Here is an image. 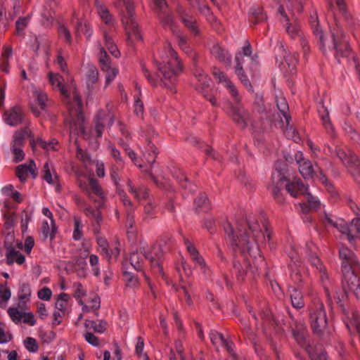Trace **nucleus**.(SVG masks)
Segmentation results:
<instances>
[{
    "mask_svg": "<svg viewBox=\"0 0 360 360\" xmlns=\"http://www.w3.org/2000/svg\"><path fill=\"white\" fill-rule=\"evenodd\" d=\"M249 229L252 231L250 236L246 231L243 232L238 229L236 238L233 236V245L238 247L242 252L247 251L250 255L255 257L252 264L248 265L247 269L243 270L245 274H255L259 271H264L266 269V264L264 258L260 255L259 242L264 240V233L260 229H257L254 226L249 224Z\"/></svg>",
    "mask_w": 360,
    "mask_h": 360,
    "instance_id": "obj_1",
    "label": "nucleus"
},
{
    "mask_svg": "<svg viewBox=\"0 0 360 360\" xmlns=\"http://www.w3.org/2000/svg\"><path fill=\"white\" fill-rule=\"evenodd\" d=\"M359 270L352 269L349 264L344 265L342 288L345 295L347 298H360V281L358 276Z\"/></svg>",
    "mask_w": 360,
    "mask_h": 360,
    "instance_id": "obj_2",
    "label": "nucleus"
},
{
    "mask_svg": "<svg viewBox=\"0 0 360 360\" xmlns=\"http://www.w3.org/2000/svg\"><path fill=\"white\" fill-rule=\"evenodd\" d=\"M159 70L162 75V81L164 82L165 86L170 89L173 90V86L171 84H167L166 81H169L173 83L178 75L182 71V65L179 61H176L174 63L167 62L159 68Z\"/></svg>",
    "mask_w": 360,
    "mask_h": 360,
    "instance_id": "obj_3",
    "label": "nucleus"
},
{
    "mask_svg": "<svg viewBox=\"0 0 360 360\" xmlns=\"http://www.w3.org/2000/svg\"><path fill=\"white\" fill-rule=\"evenodd\" d=\"M311 328L315 334L321 336L327 329V319L323 304L310 314Z\"/></svg>",
    "mask_w": 360,
    "mask_h": 360,
    "instance_id": "obj_4",
    "label": "nucleus"
},
{
    "mask_svg": "<svg viewBox=\"0 0 360 360\" xmlns=\"http://www.w3.org/2000/svg\"><path fill=\"white\" fill-rule=\"evenodd\" d=\"M286 160L292 162L295 160L299 167V171L302 176L306 179H312L314 175V170L311 162L306 159L300 151L295 153L293 155L288 154L285 156Z\"/></svg>",
    "mask_w": 360,
    "mask_h": 360,
    "instance_id": "obj_5",
    "label": "nucleus"
},
{
    "mask_svg": "<svg viewBox=\"0 0 360 360\" xmlns=\"http://www.w3.org/2000/svg\"><path fill=\"white\" fill-rule=\"evenodd\" d=\"M275 186L273 189L274 198L279 202H283L284 198L281 194V188L285 187V182L287 181V167L283 163H278L276 167V172L273 176Z\"/></svg>",
    "mask_w": 360,
    "mask_h": 360,
    "instance_id": "obj_6",
    "label": "nucleus"
},
{
    "mask_svg": "<svg viewBox=\"0 0 360 360\" xmlns=\"http://www.w3.org/2000/svg\"><path fill=\"white\" fill-rule=\"evenodd\" d=\"M333 226L342 234H345L349 241L360 237V218L354 219L349 224L342 221L340 223H334Z\"/></svg>",
    "mask_w": 360,
    "mask_h": 360,
    "instance_id": "obj_7",
    "label": "nucleus"
},
{
    "mask_svg": "<svg viewBox=\"0 0 360 360\" xmlns=\"http://www.w3.org/2000/svg\"><path fill=\"white\" fill-rule=\"evenodd\" d=\"M231 115L233 122L241 129H245L252 125V119L250 113L244 108L233 105Z\"/></svg>",
    "mask_w": 360,
    "mask_h": 360,
    "instance_id": "obj_8",
    "label": "nucleus"
},
{
    "mask_svg": "<svg viewBox=\"0 0 360 360\" xmlns=\"http://www.w3.org/2000/svg\"><path fill=\"white\" fill-rule=\"evenodd\" d=\"M122 22L127 35V41L130 45L134 44L133 37L140 41L143 40V36L136 20H122Z\"/></svg>",
    "mask_w": 360,
    "mask_h": 360,
    "instance_id": "obj_9",
    "label": "nucleus"
},
{
    "mask_svg": "<svg viewBox=\"0 0 360 360\" xmlns=\"http://www.w3.org/2000/svg\"><path fill=\"white\" fill-rule=\"evenodd\" d=\"M285 188L288 193L292 197L297 198L300 195L305 193L307 188L304 186L303 183L300 181H290L289 179V173L287 169V181L285 182Z\"/></svg>",
    "mask_w": 360,
    "mask_h": 360,
    "instance_id": "obj_10",
    "label": "nucleus"
},
{
    "mask_svg": "<svg viewBox=\"0 0 360 360\" xmlns=\"http://www.w3.org/2000/svg\"><path fill=\"white\" fill-rule=\"evenodd\" d=\"M340 257L344 260L342 262V269L345 264H349L351 269H360V264L357 261L354 253L347 248L342 247L340 250Z\"/></svg>",
    "mask_w": 360,
    "mask_h": 360,
    "instance_id": "obj_11",
    "label": "nucleus"
},
{
    "mask_svg": "<svg viewBox=\"0 0 360 360\" xmlns=\"http://www.w3.org/2000/svg\"><path fill=\"white\" fill-rule=\"evenodd\" d=\"M178 13L181 22L195 35L199 34V30L196 26L195 19L185 11L182 7L178 8Z\"/></svg>",
    "mask_w": 360,
    "mask_h": 360,
    "instance_id": "obj_12",
    "label": "nucleus"
},
{
    "mask_svg": "<svg viewBox=\"0 0 360 360\" xmlns=\"http://www.w3.org/2000/svg\"><path fill=\"white\" fill-rule=\"evenodd\" d=\"M6 249V263L11 265L15 262L18 264H22L25 262V257L18 250H16L11 244L5 242Z\"/></svg>",
    "mask_w": 360,
    "mask_h": 360,
    "instance_id": "obj_13",
    "label": "nucleus"
},
{
    "mask_svg": "<svg viewBox=\"0 0 360 360\" xmlns=\"http://www.w3.org/2000/svg\"><path fill=\"white\" fill-rule=\"evenodd\" d=\"M36 165L34 162L31 160L29 162V165L24 164L18 165L16 168V174L20 181L23 182L27 177V172H30L33 177L35 178L37 176L36 173Z\"/></svg>",
    "mask_w": 360,
    "mask_h": 360,
    "instance_id": "obj_14",
    "label": "nucleus"
},
{
    "mask_svg": "<svg viewBox=\"0 0 360 360\" xmlns=\"http://www.w3.org/2000/svg\"><path fill=\"white\" fill-rule=\"evenodd\" d=\"M5 116L6 122L11 126L17 125L22 122V112L18 107H14L9 111H6Z\"/></svg>",
    "mask_w": 360,
    "mask_h": 360,
    "instance_id": "obj_15",
    "label": "nucleus"
},
{
    "mask_svg": "<svg viewBox=\"0 0 360 360\" xmlns=\"http://www.w3.org/2000/svg\"><path fill=\"white\" fill-rule=\"evenodd\" d=\"M86 77L87 89L91 91L94 89V84L99 80V73L96 66L93 65H88Z\"/></svg>",
    "mask_w": 360,
    "mask_h": 360,
    "instance_id": "obj_16",
    "label": "nucleus"
},
{
    "mask_svg": "<svg viewBox=\"0 0 360 360\" xmlns=\"http://www.w3.org/2000/svg\"><path fill=\"white\" fill-rule=\"evenodd\" d=\"M338 155L342 162L347 167H359V165L357 157L354 153L350 151L346 153L344 150H339Z\"/></svg>",
    "mask_w": 360,
    "mask_h": 360,
    "instance_id": "obj_17",
    "label": "nucleus"
},
{
    "mask_svg": "<svg viewBox=\"0 0 360 360\" xmlns=\"http://www.w3.org/2000/svg\"><path fill=\"white\" fill-rule=\"evenodd\" d=\"M237 60V65L236 67V74L238 76L240 81L243 84V85L248 89V91L253 92V86L248 79L247 75L245 74V72L243 70V65L239 62L238 58H236Z\"/></svg>",
    "mask_w": 360,
    "mask_h": 360,
    "instance_id": "obj_18",
    "label": "nucleus"
},
{
    "mask_svg": "<svg viewBox=\"0 0 360 360\" xmlns=\"http://www.w3.org/2000/svg\"><path fill=\"white\" fill-rule=\"evenodd\" d=\"M297 64V58L290 53L285 54L283 56V60L281 62V65L283 66V68L290 72H295L296 71Z\"/></svg>",
    "mask_w": 360,
    "mask_h": 360,
    "instance_id": "obj_19",
    "label": "nucleus"
},
{
    "mask_svg": "<svg viewBox=\"0 0 360 360\" xmlns=\"http://www.w3.org/2000/svg\"><path fill=\"white\" fill-rule=\"evenodd\" d=\"M27 136L28 137L32 136V133L27 127H25L16 131L13 138V146L21 147L23 145L24 139Z\"/></svg>",
    "mask_w": 360,
    "mask_h": 360,
    "instance_id": "obj_20",
    "label": "nucleus"
},
{
    "mask_svg": "<svg viewBox=\"0 0 360 360\" xmlns=\"http://www.w3.org/2000/svg\"><path fill=\"white\" fill-rule=\"evenodd\" d=\"M101 70L105 72L104 89H106L117 77L118 74V69L112 67H105L104 68H101Z\"/></svg>",
    "mask_w": 360,
    "mask_h": 360,
    "instance_id": "obj_21",
    "label": "nucleus"
},
{
    "mask_svg": "<svg viewBox=\"0 0 360 360\" xmlns=\"http://www.w3.org/2000/svg\"><path fill=\"white\" fill-rule=\"evenodd\" d=\"M96 4L98 8V13L105 24L110 25L112 21V16L110 15L108 9L101 5L98 0H96Z\"/></svg>",
    "mask_w": 360,
    "mask_h": 360,
    "instance_id": "obj_22",
    "label": "nucleus"
},
{
    "mask_svg": "<svg viewBox=\"0 0 360 360\" xmlns=\"http://www.w3.org/2000/svg\"><path fill=\"white\" fill-rule=\"evenodd\" d=\"M293 335L297 342L302 345L307 347V349L310 348L309 344L307 343L305 332L301 328H298L293 332Z\"/></svg>",
    "mask_w": 360,
    "mask_h": 360,
    "instance_id": "obj_23",
    "label": "nucleus"
},
{
    "mask_svg": "<svg viewBox=\"0 0 360 360\" xmlns=\"http://www.w3.org/2000/svg\"><path fill=\"white\" fill-rule=\"evenodd\" d=\"M292 304L295 308L300 309L304 306V301L302 299V295L300 292L294 290L292 293L290 295Z\"/></svg>",
    "mask_w": 360,
    "mask_h": 360,
    "instance_id": "obj_24",
    "label": "nucleus"
},
{
    "mask_svg": "<svg viewBox=\"0 0 360 360\" xmlns=\"http://www.w3.org/2000/svg\"><path fill=\"white\" fill-rule=\"evenodd\" d=\"M187 250L193 257L194 261L197 262L200 265H205L204 259L200 256L198 250L193 244L188 243Z\"/></svg>",
    "mask_w": 360,
    "mask_h": 360,
    "instance_id": "obj_25",
    "label": "nucleus"
},
{
    "mask_svg": "<svg viewBox=\"0 0 360 360\" xmlns=\"http://www.w3.org/2000/svg\"><path fill=\"white\" fill-rule=\"evenodd\" d=\"M30 19V15L26 17H20L15 22L16 33L18 35H22L25 28L27 26Z\"/></svg>",
    "mask_w": 360,
    "mask_h": 360,
    "instance_id": "obj_26",
    "label": "nucleus"
},
{
    "mask_svg": "<svg viewBox=\"0 0 360 360\" xmlns=\"http://www.w3.org/2000/svg\"><path fill=\"white\" fill-rule=\"evenodd\" d=\"M213 75L216 79H218L219 83H221L225 88L232 83L231 79L219 70H215L213 72Z\"/></svg>",
    "mask_w": 360,
    "mask_h": 360,
    "instance_id": "obj_27",
    "label": "nucleus"
},
{
    "mask_svg": "<svg viewBox=\"0 0 360 360\" xmlns=\"http://www.w3.org/2000/svg\"><path fill=\"white\" fill-rule=\"evenodd\" d=\"M105 43L107 49L110 51V53L113 55L115 57L117 58L120 56V52L117 49L116 46L114 45L112 41V39L107 34H104Z\"/></svg>",
    "mask_w": 360,
    "mask_h": 360,
    "instance_id": "obj_28",
    "label": "nucleus"
},
{
    "mask_svg": "<svg viewBox=\"0 0 360 360\" xmlns=\"http://www.w3.org/2000/svg\"><path fill=\"white\" fill-rule=\"evenodd\" d=\"M277 107L280 112L283 114L284 117L285 118L286 123L289 125V122L290 121V116L288 114V105L285 99L281 100L277 103Z\"/></svg>",
    "mask_w": 360,
    "mask_h": 360,
    "instance_id": "obj_29",
    "label": "nucleus"
},
{
    "mask_svg": "<svg viewBox=\"0 0 360 360\" xmlns=\"http://www.w3.org/2000/svg\"><path fill=\"white\" fill-rule=\"evenodd\" d=\"M126 8L127 16L123 18V20H135L134 4L131 0H122Z\"/></svg>",
    "mask_w": 360,
    "mask_h": 360,
    "instance_id": "obj_30",
    "label": "nucleus"
},
{
    "mask_svg": "<svg viewBox=\"0 0 360 360\" xmlns=\"http://www.w3.org/2000/svg\"><path fill=\"white\" fill-rule=\"evenodd\" d=\"M193 202L198 208H201L207 204V195L205 193H198L195 196Z\"/></svg>",
    "mask_w": 360,
    "mask_h": 360,
    "instance_id": "obj_31",
    "label": "nucleus"
},
{
    "mask_svg": "<svg viewBox=\"0 0 360 360\" xmlns=\"http://www.w3.org/2000/svg\"><path fill=\"white\" fill-rule=\"evenodd\" d=\"M152 248H153V247H151L150 248H146V247H143L141 248V252L143 255V256L146 259H149L151 263H154V266H156L157 267H158L160 272L162 273V266L158 262L155 261L154 257H149L150 254L152 252Z\"/></svg>",
    "mask_w": 360,
    "mask_h": 360,
    "instance_id": "obj_32",
    "label": "nucleus"
},
{
    "mask_svg": "<svg viewBox=\"0 0 360 360\" xmlns=\"http://www.w3.org/2000/svg\"><path fill=\"white\" fill-rule=\"evenodd\" d=\"M34 94L41 108L44 110L46 108V102L48 100L46 94L40 90H35Z\"/></svg>",
    "mask_w": 360,
    "mask_h": 360,
    "instance_id": "obj_33",
    "label": "nucleus"
},
{
    "mask_svg": "<svg viewBox=\"0 0 360 360\" xmlns=\"http://www.w3.org/2000/svg\"><path fill=\"white\" fill-rule=\"evenodd\" d=\"M285 134L288 139H292L295 143H297L300 140V137L297 136L296 129L290 124L288 125L286 123Z\"/></svg>",
    "mask_w": 360,
    "mask_h": 360,
    "instance_id": "obj_34",
    "label": "nucleus"
},
{
    "mask_svg": "<svg viewBox=\"0 0 360 360\" xmlns=\"http://www.w3.org/2000/svg\"><path fill=\"white\" fill-rule=\"evenodd\" d=\"M99 62L101 64V68H104L105 67H111L109 65L110 58L108 56L107 52L103 47L100 48Z\"/></svg>",
    "mask_w": 360,
    "mask_h": 360,
    "instance_id": "obj_35",
    "label": "nucleus"
},
{
    "mask_svg": "<svg viewBox=\"0 0 360 360\" xmlns=\"http://www.w3.org/2000/svg\"><path fill=\"white\" fill-rule=\"evenodd\" d=\"M85 326L86 328H92L94 330V331L98 333H103L105 330V327L104 325L103 324V322L96 323V322L92 321H86Z\"/></svg>",
    "mask_w": 360,
    "mask_h": 360,
    "instance_id": "obj_36",
    "label": "nucleus"
},
{
    "mask_svg": "<svg viewBox=\"0 0 360 360\" xmlns=\"http://www.w3.org/2000/svg\"><path fill=\"white\" fill-rule=\"evenodd\" d=\"M89 185L92 191L96 194L98 196L101 197L103 199V191L101 188L100 187L96 179L94 178H90L89 179Z\"/></svg>",
    "mask_w": 360,
    "mask_h": 360,
    "instance_id": "obj_37",
    "label": "nucleus"
},
{
    "mask_svg": "<svg viewBox=\"0 0 360 360\" xmlns=\"http://www.w3.org/2000/svg\"><path fill=\"white\" fill-rule=\"evenodd\" d=\"M8 313L11 316V319L15 323H18L22 318L23 313L19 311L15 308L10 307L8 309Z\"/></svg>",
    "mask_w": 360,
    "mask_h": 360,
    "instance_id": "obj_38",
    "label": "nucleus"
},
{
    "mask_svg": "<svg viewBox=\"0 0 360 360\" xmlns=\"http://www.w3.org/2000/svg\"><path fill=\"white\" fill-rule=\"evenodd\" d=\"M25 345L27 349L32 352H36L38 349L37 341L32 338H27L25 340Z\"/></svg>",
    "mask_w": 360,
    "mask_h": 360,
    "instance_id": "obj_39",
    "label": "nucleus"
},
{
    "mask_svg": "<svg viewBox=\"0 0 360 360\" xmlns=\"http://www.w3.org/2000/svg\"><path fill=\"white\" fill-rule=\"evenodd\" d=\"M307 352L311 356V360H326V354L322 351H316L311 352V351L307 349Z\"/></svg>",
    "mask_w": 360,
    "mask_h": 360,
    "instance_id": "obj_40",
    "label": "nucleus"
},
{
    "mask_svg": "<svg viewBox=\"0 0 360 360\" xmlns=\"http://www.w3.org/2000/svg\"><path fill=\"white\" fill-rule=\"evenodd\" d=\"M13 153L14 154V161L18 162L24 159L25 155L22 150L19 146L12 147Z\"/></svg>",
    "mask_w": 360,
    "mask_h": 360,
    "instance_id": "obj_41",
    "label": "nucleus"
},
{
    "mask_svg": "<svg viewBox=\"0 0 360 360\" xmlns=\"http://www.w3.org/2000/svg\"><path fill=\"white\" fill-rule=\"evenodd\" d=\"M42 233L45 238H47L49 236L52 238L54 236L55 231L53 232V226L51 225V227L47 221H44L41 226ZM56 230V228L54 229Z\"/></svg>",
    "mask_w": 360,
    "mask_h": 360,
    "instance_id": "obj_42",
    "label": "nucleus"
},
{
    "mask_svg": "<svg viewBox=\"0 0 360 360\" xmlns=\"http://www.w3.org/2000/svg\"><path fill=\"white\" fill-rule=\"evenodd\" d=\"M75 229L73 232V238L75 240H80L82 236V231L80 229V221L77 219H75Z\"/></svg>",
    "mask_w": 360,
    "mask_h": 360,
    "instance_id": "obj_43",
    "label": "nucleus"
},
{
    "mask_svg": "<svg viewBox=\"0 0 360 360\" xmlns=\"http://www.w3.org/2000/svg\"><path fill=\"white\" fill-rule=\"evenodd\" d=\"M58 32L60 34H63V36H64V37H65V40H66V41L68 43H69V44L71 43L72 38H71L70 32L68 30V29L64 25H62V24L59 25Z\"/></svg>",
    "mask_w": 360,
    "mask_h": 360,
    "instance_id": "obj_44",
    "label": "nucleus"
},
{
    "mask_svg": "<svg viewBox=\"0 0 360 360\" xmlns=\"http://www.w3.org/2000/svg\"><path fill=\"white\" fill-rule=\"evenodd\" d=\"M98 244L102 248L108 259L111 258V254L108 251V244L107 240L103 238H98Z\"/></svg>",
    "mask_w": 360,
    "mask_h": 360,
    "instance_id": "obj_45",
    "label": "nucleus"
},
{
    "mask_svg": "<svg viewBox=\"0 0 360 360\" xmlns=\"http://www.w3.org/2000/svg\"><path fill=\"white\" fill-rule=\"evenodd\" d=\"M304 195H306L307 202L310 207V208H312L313 210H315L316 207L319 205V202L315 199V198L309 193L305 191V193Z\"/></svg>",
    "mask_w": 360,
    "mask_h": 360,
    "instance_id": "obj_46",
    "label": "nucleus"
},
{
    "mask_svg": "<svg viewBox=\"0 0 360 360\" xmlns=\"http://www.w3.org/2000/svg\"><path fill=\"white\" fill-rule=\"evenodd\" d=\"M51 296V291L48 288H44L38 292V297L43 300H49Z\"/></svg>",
    "mask_w": 360,
    "mask_h": 360,
    "instance_id": "obj_47",
    "label": "nucleus"
},
{
    "mask_svg": "<svg viewBox=\"0 0 360 360\" xmlns=\"http://www.w3.org/2000/svg\"><path fill=\"white\" fill-rule=\"evenodd\" d=\"M135 112L136 115H142L144 111V104L140 98L135 99Z\"/></svg>",
    "mask_w": 360,
    "mask_h": 360,
    "instance_id": "obj_48",
    "label": "nucleus"
},
{
    "mask_svg": "<svg viewBox=\"0 0 360 360\" xmlns=\"http://www.w3.org/2000/svg\"><path fill=\"white\" fill-rule=\"evenodd\" d=\"M162 21L165 24L169 25L170 27V29L172 30L173 33H175L176 30L179 29L177 26L174 23L172 18L170 15H166L163 19Z\"/></svg>",
    "mask_w": 360,
    "mask_h": 360,
    "instance_id": "obj_49",
    "label": "nucleus"
},
{
    "mask_svg": "<svg viewBox=\"0 0 360 360\" xmlns=\"http://www.w3.org/2000/svg\"><path fill=\"white\" fill-rule=\"evenodd\" d=\"M231 93V96L233 97L234 100L237 103H239L240 102V99L238 96V91L236 89L235 85L233 83H231L230 86L229 85L227 87H226Z\"/></svg>",
    "mask_w": 360,
    "mask_h": 360,
    "instance_id": "obj_50",
    "label": "nucleus"
},
{
    "mask_svg": "<svg viewBox=\"0 0 360 360\" xmlns=\"http://www.w3.org/2000/svg\"><path fill=\"white\" fill-rule=\"evenodd\" d=\"M44 176H43V178L49 184H51V183H53L54 181L52 178V176H51V171H50V169H49V164L46 162L45 163L44 166Z\"/></svg>",
    "mask_w": 360,
    "mask_h": 360,
    "instance_id": "obj_51",
    "label": "nucleus"
},
{
    "mask_svg": "<svg viewBox=\"0 0 360 360\" xmlns=\"http://www.w3.org/2000/svg\"><path fill=\"white\" fill-rule=\"evenodd\" d=\"M85 339L89 344H91L94 346H98V345H99V342H98L97 337H96L91 333H86L85 334Z\"/></svg>",
    "mask_w": 360,
    "mask_h": 360,
    "instance_id": "obj_52",
    "label": "nucleus"
},
{
    "mask_svg": "<svg viewBox=\"0 0 360 360\" xmlns=\"http://www.w3.org/2000/svg\"><path fill=\"white\" fill-rule=\"evenodd\" d=\"M4 219L6 220V222H5L6 228V229H9L11 226H13V221H14L13 214V213H10V212H7V213L4 214Z\"/></svg>",
    "mask_w": 360,
    "mask_h": 360,
    "instance_id": "obj_53",
    "label": "nucleus"
},
{
    "mask_svg": "<svg viewBox=\"0 0 360 360\" xmlns=\"http://www.w3.org/2000/svg\"><path fill=\"white\" fill-rule=\"evenodd\" d=\"M23 321L26 323H29L30 326H34L35 320L34 315L32 313H23L22 314Z\"/></svg>",
    "mask_w": 360,
    "mask_h": 360,
    "instance_id": "obj_54",
    "label": "nucleus"
},
{
    "mask_svg": "<svg viewBox=\"0 0 360 360\" xmlns=\"http://www.w3.org/2000/svg\"><path fill=\"white\" fill-rule=\"evenodd\" d=\"M12 339V335L9 333H4L0 328V343H5L9 342Z\"/></svg>",
    "mask_w": 360,
    "mask_h": 360,
    "instance_id": "obj_55",
    "label": "nucleus"
},
{
    "mask_svg": "<svg viewBox=\"0 0 360 360\" xmlns=\"http://www.w3.org/2000/svg\"><path fill=\"white\" fill-rule=\"evenodd\" d=\"M137 255V251L134 252L130 257L131 264L135 269H138L139 268V261L138 258H136Z\"/></svg>",
    "mask_w": 360,
    "mask_h": 360,
    "instance_id": "obj_56",
    "label": "nucleus"
},
{
    "mask_svg": "<svg viewBox=\"0 0 360 360\" xmlns=\"http://www.w3.org/2000/svg\"><path fill=\"white\" fill-rule=\"evenodd\" d=\"M60 77H57V78H56L57 86H58V89L60 90V91L61 92V94L66 98H68L70 96L69 93H68V90L63 86V83H60Z\"/></svg>",
    "mask_w": 360,
    "mask_h": 360,
    "instance_id": "obj_57",
    "label": "nucleus"
},
{
    "mask_svg": "<svg viewBox=\"0 0 360 360\" xmlns=\"http://www.w3.org/2000/svg\"><path fill=\"white\" fill-rule=\"evenodd\" d=\"M34 239L31 236H28L25 243V248L27 252H30L34 246Z\"/></svg>",
    "mask_w": 360,
    "mask_h": 360,
    "instance_id": "obj_58",
    "label": "nucleus"
},
{
    "mask_svg": "<svg viewBox=\"0 0 360 360\" xmlns=\"http://www.w3.org/2000/svg\"><path fill=\"white\" fill-rule=\"evenodd\" d=\"M48 76H49L50 82L53 85H54L55 84H57V80H56L57 77H60V83H63V79L62 76H60L59 74H53V72H49Z\"/></svg>",
    "mask_w": 360,
    "mask_h": 360,
    "instance_id": "obj_59",
    "label": "nucleus"
},
{
    "mask_svg": "<svg viewBox=\"0 0 360 360\" xmlns=\"http://www.w3.org/2000/svg\"><path fill=\"white\" fill-rule=\"evenodd\" d=\"M319 180L326 186L331 188L332 184L328 181L326 176L322 173V171L319 170Z\"/></svg>",
    "mask_w": 360,
    "mask_h": 360,
    "instance_id": "obj_60",
    "label": "nucleus"
},
{
    "mask_svg": "<svg viewBox=\"0 0 360 360\" xmlns=\"http://www.w3.org/2000/svg\"><path fill=\"white\" fill-rule=\"evenodd\" d=\"M153 2L156 7L161 11H163L165 8L167 7L166 0H153Z\"/></svg>",
    "mask_w": 360,
    "mask_h": 360,
    "instance_id": "obj_61",
    "label": "nucleus"
},
{
    "mask_svg": "<svg viewBox=\"0 0 360 360\" xmlns=\"http://www.w3.org/2000/svg\"><path fill=\"white\" fill-rule=\"evenodd\" d=\"M77 158L82 160H90L89 155L84 152L81 148H77Z\"/></svg>",
    "mask_w": 360,
    "mask_h": 360,
    "instance_id": "obj_62",
    "label": "nucleus"
},
{
    "mask_svg": "<svg viewBox=\"0 0 360 360\" xmlns=\"http://www.w3.org/2000/svg\"><path fill=\"white\" fill-rule=\"evenodd\" d=\"M0 293H1L0 297L4 301L8 300L11 297V291L8 288H6V289L3 290L2 291L0 290Z\"/></svg>",
    "mask_w": 360,
    "mask_h": 360,
    "instance_id": "obj_63",
    "label": "nucleus"
},
{
    "mask_svg": "<svg viewBox=\"0 0 360 360\" xmlns=\"http://www.w3.org/2000/svg\"><path fill=\"white\" fill-rule=\"evenodd\" d=\"M352 316H353L350 322L355 326L356 331L360 335V323L359 322L357 317L354 314H352Z\"/></svg>",
    "mask_w": 360,
    "mask_h": 360,
    "instance_id": "obj_64",
    "label": "nucleus"
}]
</instances>
